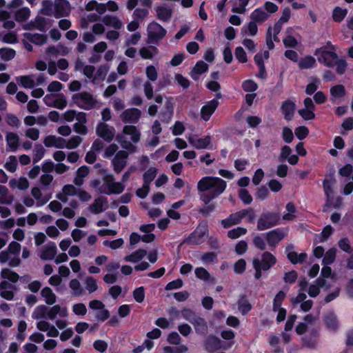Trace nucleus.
Returning a JSON list of instances; mask_svg holds the SVG:
<instances>
[{"mask_svg": "<svg viewBox=\"0 0 353 353\" xmlns=\"http://www.w3.org/2000/svg\"><path fill=\"white\" fill-rule=\"evenodd\" d=\"M314 54L320 63L330 68L336 67V72L339 75L345 74L347 63L343 57L339 58L336 51H328L327 46H322L316 48Z\"/></svg>", "mask_w": 353, "mask_h": 353, "instance_id": "nucleus-1", "label": "nucleus"}, {"mask_svg": "<svg viewBox=\"0 0 353 353\" xmlns=\"http://www.w3.org/2000/svg\"><path fill=\"white\" fill-rule=\"evenodd\" d=\"M226 187V182L216 176H204L199 181L197 184V189L199 192H203L210 190L217 197L225 191Z\"/></svg>", "mask_w": 353, "mask_h": 353, "instance_id": "nucleus-2", "label": "nucleus"}, {"mask_svg": "<svg viewBox=\"0 0 353 353\" xmlns=\"http://www.w3.org/2000/svg\"><path fill=\"white\" fill-rule=\"evenodd\" d=\"M280 214L275 212H263L258 221L256 228L259 231H263L272 228L279 224Z\"/></svg>", "mask_w": 353, "mask_h": 353, "instance_id": "nucleus-3", "label": "nucleus"}, {"mask_svg": "<svg viewBox=\"0 0 353 353\" xmlns=\"http://www.w3.org/2000/svg\"><path fill=\"white\" fill-rule=\"evenodd\" d=\"M72 100L79 108L86 110L92 109L97 103L93 96L88 92L73 94Z\"/></svg>", "mask_w": 353, "mask_h": 353, "instance_id": "nucleus-4", "label": "nucleus"}, {"mask_svg": "<svg viewBox=\"0 0 353 353\" xmlns=\"http://www.w3.org/2000/svg\"><path fill=\"white\" fill-rule=\"evenodd\" d=\"M208 233V225L205 222L203 228H196L192 232H191L188 237L184 239L179 244L180 248L183 244L188 245H201L204 241V236Z\"/></svg>", "mask_w": 353, "mask_h": 353, "instance_id": "nucleus-5", "label": "nucleus"}, {"mask_svg": "<svg viewBox=\"0 0 353 353\" xmlns=\"http://www.w3.org/2000/svg\"><path fill=\"white\" fill-rule=\"evenodd\" d=\"M166 34V30L156 21L151 22L148 26V40L151 43H157Z\"/></svg>", "mask_w": 353, "mask_h": 353, "instance_id": "nucleus-6", "label": "nucleus"}, {"mask_svg": "<svg viewBox=\"0 0 353 353\" xmlns=\"http://www.w3.org/2000/svg\"><path fill=\"white\" fill-rule=\"evenodd\" d=\"M252 261L259 265L263 271H268L276 263L277 260L271 252L265 251L262 253L261 259L254 258Z\"/></svg>", "mask_w": 353, "mask_h": 353, "instance_id": "nucleus-7", "label": "nucleus"}, {"mask_svg": "<svg viewBox=\"0 0 353 353\" xmlns=\"http://www.w3.org/2000/svg\"><path fill=\"white\" fill-rule=\"evenodd\" d=\"M114 132V128L112 127L109 128L108 125L105 122L99 123L96 128L97 135L108 143L113 140Z\"/></svg>", "mask_w": 353, "mask_h": 353, "instance_id": "nucleus-8", "label": "nucleus"}, {"mask_svg": "<svg viewBox=\"0 0 353 353\" xmlns=\"http://www.w3.org/2000/svg\"><path fill=\"white\" fill-rule=\"evenodd\" d=\"M323 322L327 330L332 332H337L340 323L336 314L334 311L326 312L323 316Z\"/></svg>", "mask_w": 353, "mask_h": 353, "instance_id": "nucleus-9", "label": "nucleus"}, {"mask_svg": "<svg viewBox=\"0 0 353 353\" xmlns=\"http://www.w3.org/2000/svg\"><path fill=\"white\" fill-rule=\"evenodd\" d=\"M141 116V111L137 108H130L125 110L120 115L122 121L125 123H137Z\"/></svg>", "mask_w": 353, "mask_h": 353, "instance_id": "nucleus-10", "label": "nucleus"}, {"mask_svg": "<svg viewBox=\"0 0 353 353\" xmlns=\"http://www.w3.org/2000/svg\"><path fill=\"white\" fill-rule=\"evenodd\" d=\"M265 234L268 245L271 248H275L276 245L285 238L286 234L284 232L283 228H278L269 231Z\"/></svg>", "mask_w": 353, "mask_h": 353, "instance_id": "nucleus-11", "label": "nucleus"}, {"mask_svg": "<svg viewBox=\"0 0 353 353\" xmlns=\"http://www.w3.org/2000/svg\"><path fill=\"white\" fill-rule=\"evenodd\" d=\"M128 157V152L123 150H120L116 154L114 158L112 161V163L113 165L114 171L117 174L120 173L126 166V159Z\"/></svg>", "mask_w": 353, "mask_h": 353, "instance_id": "nucleus-12", "label": "nucleus"}, {"mask_svg": "<svg viewBox=\"0 0 353 353\" xmlns=\"http://www.w3.org/2000/svg\"><path fill=\"white\" fill-rule=\"evenodd\" d=\"M245 210H240L232 213L225 219L221 220V224L224 228H229L233 225L240 224L244 218Z\"/></svg>", "mask_w": 353, "mask_h": 353, "instance_id": "nucleus-13", "label": "nucleus"}, {"mask_svg": "<svg viewBox=\"0 0 353 353\" xmlns=\"http://www.w3.org/2000/svg\"><path fill=\"white\" fill-rule=\"evenodd\" d=\"M174 115V103L172 99H168L164 105L163 109L159 114V119L163 123H169Z\"/></svg>", "mask_w": 353, "mask_h": 353, "instance_id": "nucleus-14", "label": "nucleus"}, {"mask_svg": "<svg viewBox=\"0 0 353 353\" xmlns=\"http://www.w3.org/2000/svg\"><path fill=\"white\" fill-rule=\"evenodd\" d=\"M70 14V3L67 0H55L54 17L56 19L66 17Z\"/></svg>", "mask_w": 353, "mask_h": 353, "instance_id": "nucleus-15", "label": "nucleus"}, {"mask_svg": "<svg viewBox=\"0 0 353 353\" xmlns=\"http://www.w3.org/2000/svg\"><path fill=\"white\" fill-rule=\"evenodd\" d=\"M219 105V102L216 99H212L207 102L201 109V118L208 121L213 113L215 112Z\"/></svg>", "mask_w": 353, "mask_h": 353, "instance_id": "nucleus-16", "label": "nucleus"}, {"mask_svg": "<svg viewBox=\"0 0 353 353\" xmlns=\"http://www.w3.org/2000/svg\"><path fill=\"white\" fill-rule=\"evenodd\" d=\"M205 349L209 352L219 350L221 347V339L215 335H209L204 341Z\"/></svg>", "mask_w": 353, "mask_h": 353, "instance_id": "nucleus-17", "label": "nucleus"}, {"mask_svg": "<svg viewBox=\"0 0 353 353\" xmlns=\"http://www.w3.org/2000/svg\"><path fill=\"white\" fill-rule=\"evenodd\" d=\"M12 290L16 288L12 284L6 281H2L0 283V296L8 301H12L14 299V293Z\"/></svg>", "mask_w": 353, "mask_h": 353, "instance_id": "nucleus-18", "label": "nucleus"}, {"mask_svg": "<svg viewBox=\"0 0 353 353\" xmlns=\"http://www.w3.org/2000/svg\"><path fill=\"white\" fill-rule=\"evenodd\" d=\"M295 108V103L290 99L284 101L282 103L281 106V111L284 116V119L286 121H289L292 119L294 115Z\"/></svg>", "mask_w": 353, "mask_h": 353, "instance_id": "nucleus-19", "label": "nucleus"}, {"mask_svg": "<svg viewBox=\"0 0 353 353\" xmlns=\"http://www.w3.org/2000/svg\"><path fill=\"white\" fill-rule=\"evenodd\" d=\"M157 17L163 22H168L172 15V10L166 5L159 6L155 8Z\"/></svg>", "mask_w": 353, "mask_h": 353, "instance_id": "nucleus-20", "label": "nucleus"}, {"mask_svg": "<svg viewBox=\"0 0 353 353\" xmlns=\"http://www.w3.org/2000/svg\"><path fill=\"white\" fill-rule=\"evenodd\" d=\"M125 190V185L121 182H114L111 185L106 189L105 185H102L99 189V192L102 194L110 195V194H119L123 192Z\"/></svg>", "mask_w": 353, "mask_h": 353, "instance_id": "nucleus-21", "label": "nucleus"}, {"mask_svg": "<svg viewBox=\"0 0 353 353\" xmlns=\"http://www.w3.org/2000/svg\"><path fill=\"white\" fill-rule=\"evenodd\" d=\"M237 306L239 312L243 316L248 314L252 309V305L250 303L245 294L239 296Z\"/></svg>", "mask_w": 353, "mask_h": 353, "instance_id": "nucleus-22", "label": "nucleus"}, {"mask_svg": "<svg viewBox=\"0 0 353 353\" xmlns=\"http://www.w3.org/2000/svg\"><path fill=\"white\" fill-rule=\"evenodd\" d=\"M190 143L196 149H207L210 148L211 145V137L208 135L204 138L189 139Z\"/></svg>", "mask_w": 353, "mask_h": 353, "instance_id": "nucleus-23", "label": "nucleus"}, {"mask_svg": "<svg viewBox=\"0 0 353 353\" xmlns=\"http://www.w3.org/2000/svg\"><path fill=\"white\" fill-rule=\"evenodd\" d=\"M191 324L193 325L197 334L205 336L208 333V324L203 318L198 316Z\"/></svg>", "mask_w": 353, "mask_h": 353, "instance_id": "nucleus-24", "label": "nucleus"}, {"mask_svg": "<svg viewBox=\"0 0 353 353\" xmlns=\"http://www.w3.org/2000/svg\"><path fill=\"white\" fill-rule=\"evenodd\" d=\"M123 133L125 135H130L131 141L137 143L140 141L141 132L134 125H126L123 127Z\"/></svg>", "mask_w": 353, "mask_h": 353, "instance_id": "nucleus-25", "label": "nucleus"}, {"mask_svg": "<svg viewBox=\"0 0 353 353\" xmlns=\"http://www.w3.org/2000/svg\"><path fill=\"white\" fill-rule=\"evenodd\" d=\"M208 70V65L203 61H199L196 62L194 68H192L190 76L194 80H197L199 76L203 74Z\"/></svg>", "mask_w": 353, "mask_h": 353, "instance_id": "nucleus-26", "label": "nucleus"}, {"mask_svg": "<svg viewBox=\"0 0 353 353\" xmlns=\"http://www.w3.org/2000/svg\"><path fill=\"white\" fill-rule=\"evenodd\" d=\"M23 36L26 39H27L30 42L37 45L42 46L47 41V36L43 34L39 33H28L26 32L23 34Z\"/></svg>", "mask_w": 353, "mask_h": 353, "instance_id": "nucleus-27", "label": "nucleus"}, {"mask_svg": "<svg viewBox=\"0 0 353 353\" xmlns=\"http://www.w3.org/2000/svg\"><path fill=\"white\" fill-rule=\"evenodd\" d=\"M108 201L106 197L104 196H99L94 199L93 203H92L89 209L94 214H99L102 212L103 209V204L106 203Z\"/></svg>", "mask_w": 353, "mask_h": 353, "instance_id": "nucleus-28", "label": "nucleus"}, {"mask_svg": "<svg viewBox=\"0 0 353 353\" xmlns=\"http://www.w3.org/2000/svg\"><path fill=\"white\" fill-rule=\"evenodd\" d=\"M254 22L262 23L269 18V14L261 7L256 8L250 15Z\"/></svg>", "mask_w": 353, "mask_h": 353, "instance_id": "nucleus-29", "label": "nucleus"}, {"mask_svg": "<svg viewBox=\"0 0 353 353\" xmlns=\"http://www.w3.org/2000/svg\"><path fill=\"white\" fill-rule=\"evenodd\" d=\"M102 21L105 26L112 27L116 30L122 28L121 21L115 16L105 15L102 18Z\"/></svg>", "mask_w": 353, "mask_h": 353, "instance_id": "nucleus-30", "label": "nucleus"}, {"mask_svg": "<svg viewBox=\"0 0 353 353\" xmlns=\"http://www.w3.org/2000/svg\"><path fill=\"white\" fill-rule=\"evenodd\" d=\"M6 139L10 151L16 152L19 147V136L14 132H8L6 134Z\"/></svg>", "mask_w": 353, "mask_h": 353, "instance_id": "nucleus-31", "label": "nucleus"}, {"mask_svg": "<svg viewBox=\"0 0 353 353\" xmlns=\"http://www.w3.org/2000/svg\"><path fill=\"white\" fill-rule=\"evenodd\" d=\"M316 66V59L310 55H307L301 58L299 62V67L300 69H310Z\"/></svg>", "mask_w": 353, "mask_h": 353, "instance_id": "nucleus-32", "label": "nucleus"}, {"mask_svg": "<svg viewBox=\"0 0 353 353\" xmlns=\"http://www.w3.org/2000/svg\"><path fill=\"white\" fill-rule=\"evenodd\" d=\"M307 257V255L305 252L298 254L297 252L292 251L289 252L287 254L288 259L294 265L297 263H302L304 262Z\"/></svg>", "mask_w": 353, "mask_h": 353, "instance_id": "nucleus-33", "label": "nucleus"}, {"mask_svg": "<svg viewBox=\"0 0 353 353\" xmlns=\"http://www.w3.org/2000/svg\"><path fill=\"white\" fill-rule=\"evenodd\" d=\"M347 9L336 6L332 10V19L336 23H341L347 14Z\"/></svg>", "mask_w": 353, "mask_h": 353, "instance_id": "nucleus-34", "label": "nucleus"}, {"mask_svg": "<svg viewBox=\"0 0 353 353\" xmlns=\"http://www.w3.org/2000/svg\"><path fill=\"white\" fill-rule=\"evenodd\" d=\"M1 278L3 279H7L12 283H15L19 279V275L10 269L5 268L1 271Z\"/></svg>", "mask_w": 353, "mask_h": 353, "instance_id": "nucleus-35", "label": "nucleus"}, {"mask_svg": "<svg viewBox=\"0 0 353 353\" xmlns=\"http://www.w3.org/2000/svg\"><path fill=\"white\" fill-rule=\"evenodd\" d=\"M147 254L144 249H139L125 257V261L132 263H137L141 261Z\"/></svg>", "mask_w": 353, "mask_h": 353, "instance_id": "nucleus-36", "label": "nucleus"}, {"mask_svg": "<svg viewBox=\"0 0 353 353\" xmlns=\"http://www.w3.org/2000/svg\"><path fill=\"white\" fill-rule=\"evenodd\" d=\"M41 294L46 299V304L51 305L56 302V295L49 287L43 288L41 292Z\"/></svg>", "mask_w": 353, "mask_h": 353, "instance_id": "nucleus-37", "label": "nucleus"}, {"mask_svg": "<svg viewBox=\"0 0 353 353\" xmlns=\"http://www.w3.org/2000/svg\"><path fill=\"white\" fill-rule=\"evenodd\" d=\"M330 92L331 96L335 99L344 97L346 94L345 86L341 84L335 85L331 87Z\"/></svg>", "mask_w": 353, "mask_h": 353, "instance_id": "nucleus-38", "label": "nucleus"}, {"mask_svg": "<svg viewBox=\"0 0 353 353\" xmlns=\"http://www.w3.org/2000/svg\"><path fill=\"white\" fill-rule=\"evenodd\" d=\"M48 307L45 305H40L35 307L32 317L34 319H47V312Z\"/></svg>", "mask_w": 353, "mask_h": 353, "instance_id": "nucleus-39", "label": "nucleus"}, {"mask_svg": "<svg viewBox=\"0 0 353 353\" xmlns=\"http://www.w3.org/2000/svg\"><path fill=\"white\" fill-rule=\"evenodd\" d=\"M57 254V247L54 244L48 245L41 252L40 257L43 260H52L54 258Z\"/></svg>", "mask_w": 353, "mask_h": 353, "instance_id": "nucleus-40", "label": "nucleus"}, {"mask_svg": "<svg viewBox=\"0 0 353 353\" xmlns=\"http://www.w3.org/2000/svg\"><path fill=\"white\" fill-rule=\"evenodd\" d=\"M30 16V10L27 7L19 9L14 14V19L17 22H23L26 21Z\"/></svg>", "mask_w": 353, "mask_h": 353, "instance_id": "nucleus-41", "label": "nucleus"}, {"mask_svg": "<svg viewBox=\"0 0 353 353\" xmlns=\"http://www.w3.org/2000/svg\"><path fill=\"white\" fill-rule=\"evenodd\" d=\"M16 56V51L10 48H0V57L4 61H9L13 59Z\"/></svg>", "mask_w": 353, "mask_h": 353, "instance_id": "nucleus-42", "label": "nucleus"}, {"mask_svg": "<svg viewBox=\"0 0 353 353\" xmlns=\"http://www.w3.org/2000/svg\"><path fill=\"white\" fill-rule=\"evenodd\" d=\"M336 252L335 248L329 249L323 256L322 264L323 265H329L333 263L336 259Z\"/></svg>", "mask_w": 353, "mask_h": 353, "instance_id": "nucleus-43", "label": "nucleus"}, {"mask_svg": "<svg viewBox=\"0 0 353 353\" xmlns=\"http://www.w3.org/2000/svg\"><path fill=\"white\" fill-rule=\"evenodd\" d=\"M285 296L286 294L283 291L280 290L277 292L273 299L272 310L274 312H276L279 308L282 307L281 305Z\"/></svg>", "mask_w": 353, "mask_h": 353, "instance_id": "nucleus-44", "label": "nucleus"}, {"mask_svg": "<svg viewBox=\"0 0 353 353\" xmlns=\"http://www.w3.org/2000/svg\"><path fill=\"white\" fill-rule=\"evenodd\" d=\"M69 287L73 291V295L74 296H80L83 293V289L81 287L79 281L77 279H73L70 281Z\"/></svg>", "mask_w": 353, "mask_h": 353, "instance_id": "nucleus-45", "label": "nucleus"}, {"mask_svg": "<svg viewBox=\"0 0 353 353\" xmlns=\"http://www.w3.org/2000/svg\"><path fill=\"white\" fill-rule=\"evenodd\" d=\"M110 70V66L108 64L101 65L94 75V79L103 81L105 79L106 75Z\"/></svg>", "mask_w": 353, "mask_h": 353, "instance_id": "nucleus-46", "label": "nucleus"}, {"mask_svg": "<svg viewBox=\"0 0 353 353\" xmlns=\"http://www.w3.org/2000/svg\"><path fill=\"white\" fill-rule=\"evenodd\" d=\"M248 232V230L245 228L243 227H237L236 228L232 229L228 231V237L231 239H236L239 238L240 236L245 235Z\"/></svg>", "mask_w": 353, "mask_h": 353, "instance_id": "nucleus-47", "label": "nucleus"}, {"mask_svg": "<svg viewBox=\"0 0 353 353\" xmlns=\"http://www.w3.org/2000/svg\"><path fill=\"white\" fill-rule=\"evenodd\" d=\"M157 175V169L150 168L143 175V183L150 185V183L154 179Z\"/></svg>", "mask_w": 353, "mask_h": 353, "instance_id": "nucleus-48", "label": "nucleus"}, {"mask_svg": "<svg viewBox=\"0 0 353 353\" xmlns=\"http://www.w3.org/2000/svg\"><path fill=\"white\" fill-rule=\"evenodd\" d=\"M57 99H55L54 103L52 104V107L63 110L67 105V101L63 93L56 94Z\"/></svg>", "mask_w": 353, "mask_h": 353, "instance_id": "nucleus-49", "label": "nucleus"}, {"mask_svg": "<svg viewBox=\"0 0 353 353\" xmlns=\"http://www.w3.org/2000/svg\"><path fill=\"white\" fill-rule=\"evenodd\" d=\"M45 149L41 144H36L34 150L33 163H37L43 157Z\"/></svg>", "mask_w": 353, "mask_h": 353, "instance_id": "nucleus-50", "label": "nucleus"}, {"mask_svg": "<svg viewBox=\"0 0 353 353\" xmlns=\"http://www.w3.org/2000/svg\"><path fill=\"white\" fill-rule=\"evenodd\" d=\"M285 208L288 213L283 214V219L286 221H293L296 218V216L294 214L296 212L294 204L292 202H289Z\"/></svg>", "mask_w": 353, "mask_h": 353, "instance_id": "nucleus-51", "label": "nucleus"}, {"mask_svg": "<svg viewBox=\"0 0 353 353\" xmlns=\"http://www.w3.org/2000/svg\"><path fill=\"white\" fill-rule=\"evenodd\" d=\"M333 194L334 193H327V194H325L326 196V201H325V207H327V208L334 207L335 208H338L340 207V205L341 204V199L339 197L337 198L336 203H334Z\"/></svg>", "mask_w": 353, "mask_h": 353, "instance_id": "nucleus-52", "label": "nucleus"}, {"mask_svg": "<svg viewBox=\"0 0 353 353\" xmlns=\"http://www.w3.org/2000/svg\"><path fill=\"white\" fill-rule=\"evenodd\" d=\"M239 197L245 205H249L252 201V196L245 188H241L239 190Z\"/></svg>", "mask_w": 353, "mask_h": 353, "instance_id": "nucleus-53", "label": "nucleus"}, {"mask_svg": "<svg viewBox=\"0 0 353 353\" xmlns=\"http://www.w3.org/2000/svg\"><path fill=\"white\" fill-rule=\"evenodd\" d=\"M151 48L155 53L158 52V49L154 46H150L149 48L143 47L139 50V54L143 59H151L153 57V53L150 50Z\"/></svg>", "mask_w": 353, "mask_h": 353, "instance_id": "nucleus-54", "label": "nucleus"}, {"mask_svg": "<svg viewBox=\"0 0 353 353\" xmlns=\"http://www.w3.org/2000/svg\"><path fill=\"white\" fill-rule=\"evenodd\" d=\"M181 316L190 323L198 317L192 310L188 307H184L181 310Z\"/></svg>", "mask_w": 353, "mask_h": 353, "instance_id": "nucleus-55", "label": "nucleus"}, {"mask_svg": "<svg viewBox=\"0 0 353 353\" xmlns=\"http://www.w3.org/2000/svg\"><path fill=\"white\" fill-rule=\"evenodd\" d=\"M133 298L136 302L141 303L145 299V288L143 286L137 288L132 292Z\"/></svg>", "mask_w": 353, "mask_h": 353, "instance_id": "nucleus-56", "label": "nucleus"}, {"mask_svg": "<svg viewBox=\"0 0 353 353\" xmlns=\"http://www.w3.org/2000/svg\"><path fill=\"white\" fill-rule=\"evenodd\" d=\"M42 8L41 10V13L51 17L53 14L52 12V3L50 0H43L41 2Z\"/></svg>", "mask_w": 353, "mask_h": 353, "instance_id": "nucleus-57", "label": "nucleus"}, {"mask_svg": "<svg viewBox=\"0 0 353 353\" xmlns=\"http://www.w3.org/2000/svg\"><path fill=\"white\" fill-rule=\"evenodd\" d=\"M279 337L271 334L269 336L268 343L270 345L274 348V351L275 353H281L282 352L281 349L279 347Z\"/></svg>", "mask_w": 353, "mask_h": 353, "instance_id": "nucleus-58", "label": "nucleus"}, {"mask_svg": "<svg viewBox=\"0 0 353 353\" xmlns=\"http://www.w3.org/2000/svg\"><path fill=\"white\" fill-rule=\"evenodd\" d=\"M117 141L120 143L121 147L131 152H134L136 150V147L132 144V142L123 140L121 135L117 136Z\"/></svg>", "mask_w": 353, "mask_h": 353, "instance_id": "nucleus-59", "label": "nucleus"}, {"mask_svg": "<svg viewBox=\"0 0 353 353\" xmlns=\"http://www.w3.org/2000/svg\"><path fill=\"white\" fill-rule=\"evenodd\" d=\"M194 273L196 276L202 281H208L210 279V273L204 268H196Z\"/></svg>", "mask_w": 353, "mask_h": 353, "instance_id": "nucleus-60", "label": "nucleus"}, {"mask_svg": "<svg viewBox=\"0 0 353 353\" xmlns=\"http://www.w3.org/2000/svg\"><path fill=\"white\" fill-rule=\"evenodd\" d=\"M242 88L245 92H252L257 90L258 85L252 79H248L243 82Z\"/></svg>", "mask_w": 353, "mask_h": 353, "instance_id": "nucleus-61", "label": "nucleus"}, {"mask_svg": "<svg viewBox=\"0 0 353 353\" xmlns=\"http://www.w3.org/2000/svg\"><path fill=\"white\" fill-rule=\"evenodd\" d=\"M18 162L15 156H10L9 161L4 165L5 168L10 172H14L17 168Z\"/></svg>", "mask_w": 353, "mask_h": 353, "instance_id": "nucleus-62", "label": "nucleus"}, {"mask_svg": "<svg viewBox=\"0 0 353 353\" xmlns=\"http://www.w3.org/2000/svg\"><path fill=\"white\" fill-rule=\"evenodd\" d=\"M82 139L79 136H72L66 142V148L72 150L77 148L81 143Z\"/></svg>", "mask_w": 353, "mask_h": 353, "instance_id": "nucleus-63", "label": "nucleus"}, {"mask_svg": "<svg viewBox=\"0 0 353 353\" xmlns=\"http://www.w3.org/2000/svg\"><path fill=\"white\" fill-rule=\"evenodd\" d=\"M296 138L299 140L305 139L309 134V129L304 125L297 127L294 130Z\"/></svg>", "mask_w": 353, "mask_h": 353, "instance_id": "nucleus-64", "label": "nucleus"}]
</instances>
